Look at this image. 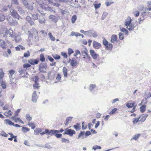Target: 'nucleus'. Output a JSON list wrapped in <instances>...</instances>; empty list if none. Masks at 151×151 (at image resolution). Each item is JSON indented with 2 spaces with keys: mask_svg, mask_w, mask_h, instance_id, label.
I'll use <instances>...</instances> for the list:
<instances>
[{
  "mask_svg": "<svg viewBox=\"0 0 151 151\" xmlns=\"http://www.w3.org/2000/svg\"><path fill=\"white\" fill-rule=\"evenodd\" d=\"M58 1H59L58 0H45L43 2L42 4H40L41 7L43 9H46L47 6V7H44V5L47 6L49 4H51L53 6L58 7L60 5V4L58 3Z\"/></svg>",
  "mask_w": 151,
  "mask_h": 151,
  "instance_id": "obj_1",
  "label": "nucleus"
},
{
  "mask_svg": "<svg viewBox=\"0 0 151 151\" xmlns=\"http://www.w3.org/2000/svg\"><path fill=\"white\" fill-rule=\"evenodd\" d=\"M147 116V114H142L140 115L138 118L134 119L133 123L134 124H136L139 122H143L145 121Z\"/></svg>",
  "mask_w": 151,
  "mask_h": 151,
  "instance_id": "obj_2",
  "label": "nucleus"
},
{
  "mask_svg": "<svg viewBox=\"0 0 151 151\" xmlns=\"http://www.w3.org/2000/svg\"><path fill=\"white\" fill-rule=\"evenodd\" d=\"M81 56L83 61L86 63H88L91 60V58L86 51H82L81 52Z\"/></svg>",
  "mask_w": 151,
  "mask_h": 151,
  "instance_id": "obj_3",
  "label": "nucleus"
},
{
  "mask_svg": "<svg viewBox=\"0 0 151 151\" xmlns=\"http://www.w3.org/2000/svg\"><path fill=\"white\" fill-rule=\"evenodd\" d=\"M126 105L128 108L133 107L132 110L130 111L131 113H133L135 111L136 107L137 105L134 101H130L126 104Z\"/></svg>",
  "mask_w": 151,
  "mask_h": 151,
  "instance_id": "obj_4",
  "label": "nucleus"
},
{
  "mask_svg": "<svg viewBox=\"0 0 151 151\" xmlns=\"http://www.w3.org/2000/svg\"><path fill=\"white\" fill-rule=\"evenodd\" d=\"M132 19L130 18H128L126 20L125 22V25L127 26V28L129 30H131L134 29L135 27L134 24L131 23Z\"/></svg>",
  "mask_w": 151,
  "mask_h": 151,
  "instance_id": "obj_5",
  "label": "nucleus"
},
{
  "mask_svg": "<svg viewBox=\"0 0 151 151\" xmlns=\"http://www.w3.org/2000/svg\"><path fill=\"white\" fill-rule=\"evenodd\" d=\"M103 44L105 46L106 50H111L113 48L112 44L111 43H109L108 41L105 39L103 40Z\"/></svg>",
  "mask_w": 151,
  "mask_h": 151,
  "instance_id": "obj_6",
  "label": "nucleus"
},
{
  "mask_svg": "<svg viewBox=\"0 0 151 151\" xmlns=\"http://www.w3.org/2000/svg\"><path fill=\"white\" fill-rule=\"evenodd\" d=\"M76 134L75 131L71 129H69L68 128H67L65 130L64 132L63 133L64 134H67L70 136H72L73 134Z\"/></svg>",
  "mask_w": 151,
  "mask_h": 151,
  "instance_id": "obj_7",
  "label": "nucleus"
},
{
  "mask_svg": "<svg viewBox=\"0 0 151 151\" xmlns=\"http://www.w3.org/2000/svg\"><path fill=\"white\" fill-rule=\"evenodd\" d=\"M47 66L46 63H41L39 67V70L41 72L44 73L45 72V70L47 68Z\"/></svg>",
  "mask_w": 151,
  "mask_h": 151,
  "instance_id": "obj_8",
  "label": "nucleus"
},
{
  "mask_svg": "<svg viewBox=\"0 0 151 151\" xmlns=\"http://www.w3.org/2000/svg\"><path fill=\"white\" fill-rule=\"evenodd\" d=\"M10 12L11 15L14 18L17 19L18 20L19 19L20 16L18 14L17 12L14 9L11 10Z\"/></svg>",
  "mask_w": 151,
  "mask_h": 151,
  "instance_id": "obj_9",
  "label": "nucleus"
},
{
  "mask_svg": "<svg viewBox=\"0 0 151 151\" xmlns=\"http://www.w3.org/2000/svg\"><path fill=\"white\" fill-rule=\"evenodd\" d=\"M8 23L12 25H15L18 24L17 21L14 20L11 17H9L7 18Z\"/></svg>",
  "mask_w": 151,
  "mask_h": 151,
  "instance_id": "obj_10",
  "label": "nucleus"
},
{
  "mask_svg": "<svg viewBox=\"0 0 151 151\" xmlns=\"http://www.w3.org/2000/svg\"><path fill=\"white\" fill-rule=\"evenodd\" d=\"M40 13L41 15L39 16L38 19L40 23L41 24L45 23L46 21L44 17L45 14H42L41 13Z\"/></svg>",
  "mask_w": 151,
  "mask_h": 151,
  "instance_id": "obj_11",
  "label": "nucleus"
},
{
  "mask_svg": "<svg viewBox=\"0 0 151 151\" xmlns=\"http://www.w3.org/2000/svg\"><path fill=\"white\" fill-rule=\"evenodd\" d=\"M90 54L94 59H96L99 56V55L96 53L94 50H90L89 51Z\"/></svg>",
  "mask_w": 151,
  "mask_h": 151,
  "instance_id": "obj_12",
  "label": "nucleus"
},
{
  "mask_svg": "<svg viewBox=\"0 0 151 151\" xmlns=\"http://www.w3.org/2000/svg\"><path fill=\"white\" fill-rule=\"evenodd\" d=\"M39 60L34 59H31L28 60V63L32 65L37 64L39 63Z\"/></svg>",
  "mask_w": 151,
  "mask_h": 151,
  "instance_id": "obj_13",
  "label": "nucleus"
},
{
  "mask_svg": "<svg viewBox=\"0 0 151 151\" xmlns=\"http://www.w3.org/2000/svg\"><path fill=\"white\" fill-rule=\"evenodd\" d=\"M69 60L70 61V64L72 66H75L77 64V60L74 58H73L71 60L70 59Z\"/></svg>",
  "mask_w": 151,
  "mask_h": 151,
  "instance_id": "obj_14",
  "label": "nucleus"
},
{
  "mask_svg": "<svg viewBox=\"0 0 151 151\" xmlns=\"http://www.w3.org/2000/svg\"><path fill=\"white\" fill-rule=\"evenodd\" d=\"M37 96L36 94V92L35 91H34L32 96V101L35 102H36L37 99Z\"/></svg>",
  "mask_w": 151,
  "mask_h": 151,
  "instance_id": "obj_15",
  "label": "nucleus"
},
{
  "mask_svg": "<svg viewBox=\"0 0 151 151\" xmlns=\"http://www.w3.org/2000/svg\"><path fill=\"white\" fill-rule=\"evenodd\" d=\"M93 46L96 49H99L101 47V44L99 43L94 41L93 42Z\"/></svg>",
  "mask_w": 151,
  "mask_h": 151,
  "instance_id": "obj_16",
  "label": "nucleus"
},
{
  "mask_svg": "<svg viewBox=\"0 0 151 151\" xmlns=\"http://www.w3.org/2000/svg\"><path fill=\"white\" fill-rule=\"evenodd\" d=\"M7 30H8L4 28L1 29H0V33L1 34H2L4 36H6L7 35Z\"/></svg>",
  "mask_w": 151,
  "mask_h": 151,
  "instance_id": "obj_17",
  "label": "nucleus"
},
{
  "mask_svg": "<svg viewBox=\"0 0 151 151\" xmlns=\"http://www.w3.org/2000/svg\"><path fill=\"white\" fill-rule=\"evenodd\" d=\"M117 41V36L116 35H114L111 37V41L112 43H114L115 42Z\"/></svg>",
  "mask_w": 151,
  "mask_h": 151,
  "instance_id": "obj_18",
  "label": "nucleus"
},
{
  "mask_svg": "<svg viewBox=\"0 0 151 151\" xmlns=\"http://www.w3.org/2000/svg\"><path fill=\"white\" fill-rule=\"evenodd\" d=\"M4 121L5 124L7 125H14V123L9 119H6L4 120Z\"/></svg>",
  "mask_w": 151,
  "mask_h": 151,
  "instance_id": "obj_19",
  "label": "nucleus"
},
{
  "mask_svg": "<svg viewBox=\"0 0 151 151\" xmlns=\"http://www.w3.org/2000/svg\"><path fill=\"white\" fill-rule=\"evenodd\" d=\"M12 119L14 120L16 122H21V123L23 124L24 122L19 118H16L15 116H12Z\"/></svg>",
  "mask_w": 151,
  "mask_h": 151,
  "instance_id": "obj_20",
  "label": "nucleus"
},
{
  "mask_svg": "<svg viewBox=\"0 0 151 151\" xmlns=\"http://www.w3.org/2000/svg\"><path fill=\"white\" fill-rule=\"evenodd\" d=\"M0 46L1 47L4 49H5L6 48V45L4 41L2 40H0Z\"/></svg>",
  "mask_w": 151,
  "mask_h": 151,
  "instance_id": "obj_21",
  "label": "nucleus"
},
{
  "mask_svg": "<svg viewBox=\"0 0 151 151\" xmlns=\"http://www.w3.org/2000/svg\"><path fill=\"white\" fill-rule=\"evenodd\" d=\"M47 134L48 135H52V130L49 131L48 129H46L45 132H43L40 133V134L42 135L44 134Z\"/></svg>",
  "mask_w": 151,
  "mask_h": 151,
  "instance_id": "obj_22",
  "label": "nucleus"
},
{
  "mask_svg": "<svg viewBox=\"0 0 151 151\" xmlns=\"http://www.w3.org/2000/svg\"><path fill=\"white\" fill-rule=\"evenodd\" d=\"M4 115L7 117H9L12 115V112L10 110L6 111L4 114Z\"/></svg>",
  "mask_w": 151,
  "mask_h": 151,
  "instance_id": "obj_23",
  "label": "nucleus"
},
{
  "mask_svg": "<svg viewBox=\"0 0 151 151\" xmlns=\"http://www.w3.org/2000/svg\"><path fill=\"white\" fill-rule=\"evenodd\" d=\"M1 86L2 87V88L5 89L6 87V83L3 80H2L0 81Z\"/></svg>",
  "mask_w": 151,
  "mask_h": 151,
  "instance_id": "obj_24",
  "label": "nucleus"
},
{
  "mask_svg": "<svg viewBox=\"0 0 151 151\" xmlns=\"http://www.w3.org/2000/svg\"><path fill=\"white\" fill-rule=\"evenodd\" d=\"M63 72L65 77H67L68 76V69L65 67H64L63 69Z\"/></svg>",
  "mask_w": 151,
  "mask_h": 151,
  "instance_id": "obj_25",
  "label": "nucleus"
},
{
  "mask_svg": "<svg viewBox=\"0 0 151 151\" xmlns=\"http://www.w3.org/2000/svg\"><path fill=\"white\" fill-rule=\"evenodd\" d=\"M146 106L145 105H143L140 108V111L143 113L144 112L146 109Z\"/></svg>",
  "mask_w": 151,
  "mask_h": 151,
  "instance_id": "obj_26",
  "label": "nucleus"
},
{
  "mask_svg": "<svg viewBox=\"0 0 151 151\" xmlns=\"http://www.w3.org/2000/svg\"><path fill=\"white\" fill-rule=\"evenodd\" d=\"M73 127L77 131L80 129L81 126L79 124L77 123L76 124L73 126Z\"/></svg>",
  "mask_w": 151,
  "mask_h": 151,
  "instance_id": "obj_27",
  "label": "nucleus"
},
{
  "mask_svg": "<svg viewBox=\"0 0 151 151\" xmlns=\"http://www.w3.org/2000/svg\"><path fill=\"white\" fill-rule=\"evenodd\" d=\"M9 35V37H14V35L13 34V31L12 30H11L9 29V30H7V35Z\"/></svg>",
  "mask_w": 151,
  "mask_h": 151,
  "instance_id": "obj_28",
  "label": "nucleus"
},
{
  "mask_svg": "<svg viewBox=\"0 0 151 151\" xmlns=\"http://www.w3.org/2000/svg\"><path fill=\"white\" fill-rule=\"evenodd\" d=\"M64 130L62 128H61L59 131L57 130H52V134H55L56 133H58L59 132H62L63 131H64Z\"/></svg>",
  "mask_w": 151,
  "mask_h": 151,
  "instance_id": "obj_29",
  "label": "nucleus"
},
{
  "mask_svg": "<svg viewBox=\"0 0 151 151\" xmlns=\"http://www.w3.org/2000/svg\"><path fill=\"white\" fill-rule=\"evenodd\" d=\"M4 73L3 71L2 70L0 71V81L1 80H3V78L4 77Z\"/></svg>",
  "mask_w": 151,
  "mask_h": 151,
  "instance_id": "obj_30",
  "label": "nucleus"
},
{
  "mask_svg": "<svg viewBox=\"0 0 151 151\" xmlns=\"http://www.w3.org/2000/svg\"><path fill=\"white\" fill-rule=\"evenodd\" d=\"M33 88L34 89H39L40 87V86H39V84L37 83H35L33 85Z\"/></svg>",
  "mask_w": 151,
  "mask_h": 151,
  "instance_id": "obj_31",
  "label": "nucleus"
},
{
  "mask_svg": "<svg viewBox=\"0 0 151 151\" xmlns=\"http://www.w3.org/2000/svg\"><path fill=\"white\" fill-rule=\"evenodd\" d=\"M72 118L70 117H67L66 120V123H65V125L67 126L71 122Z\"/></svg>",
  "mask_w": 151,
  "mask_h": 151,
  "instance_id": "obj_32",
  "label": "nucleus"
},
{
  "mask_svg": "<svg viewBox=\"0 0 151 151\" xmlns=\"http://www.w3.org/2000/svg\"><path fill=\"white\" fill-rule=\"evenodd\" d=\"M40 60L42 62H44L45 61V58L43 54H41L40 55Z\"/></svg>",
  "mask_w": 151,
  "mask_h": 151,
  "instance_id": "obj_33",
  "label": "nucleus"
},
{
  "mask_svg": "<svg viewBox=\"0 0 151 151\" xmlns=\"http://www.w3.org/2000/svg\"><path fill=\"white\" fill-rule=\"evenodd\" d=\"M15 73V71L14 70H11L9 71V76L10 78H12V77L13 75Z\"/></svg>",
  "mask_w": 151,
  "mask_h": 151,
  "instance_id": "obj_34",
  "label": "nucleus"
},
{
  "mask_svg": "<svg viewBox=\"0 0 151 151\" xmlns=\"http://www.w3.org/2000/svg\"><path fill=\"white\" fill-rule=\"evenodd\" d=\"M61 79V75L60 74H58L56 77V80L57 81H55V83H57L59 82L60 80Z\"/></svg>",
  "mask_w": 151,
  "mask_h": 151,
  "instance_id": "obj_35",
  "label": "nucleus"
},
{
  "mask_svg": "<svg viewBox=\"0 0 151 151\" xmlns=\"http://www.w3.org/2000/svg\"><path fill=\"white\" fill-rule=\"evenodd\" d=\"M140 135V134H136L134 135V137L131 139V140L133 139L135 140H137L139 137Z\"/></svg>",
  "mask_w": 151,
  "mask_h": 151,
  "instance_id": "obj_36",
  "label": "nucleus"
},
{
  "mask_svg": "<svg viewBox=\"0 0 151 151\" xmlns=\"http://www.w3.org/2000/svg\"><path fill=\"white\" fill-rule=\"evenodd\" d=\"M22 130L24 133H26L29 131V129L26 127H23L22 128Z\"/></svg>",
  "mask_w": 151,
  "mask_h": 151,
  "instance_id": "obj_37",
  "label": "nucleus"
},
{
  "mask_svg": "<svg viewBox=\"0 0 151 151\" xmlns=\"http://www.w3.org/2000/svg\"><path fill=\"white\" fill-rule=\"evenodd\" d=\"M117 110V109L116 108H114L112 109L111 111L109 112V114L111 115L115 113L116 111Z\"/></svg>",
  "mask_w": 151,
  "mask_h": 151,
  "instance_id": "obj_38",
  "label": "nucleus"
},
{
  "mask_svg": "<svg viewBox=\"0 0 151 151\" xmlns=\"http://www.w3.org/2000/svg\"><path fill=\"white\" fill-rule=\"evenodd\" d=\"M48 35L49 36L50 39L52 41H55V39L54 37L52 35V33L51 32H49L48 33Z\"/></svg>",
  "mask_w": 151,
  "mask_h": 151,
  "instance_id": "obj_39",
  "label": "nucleus"
},
{
  "mask_svg": "<svg viewBox=\"0 0 151 151\" xmlns=\"http://www.w3.org/2000/svg\"><path fill=\"white\" fill-rule=\"evenodd\" d=\"M30 56V52L29 51H27V52H25L24 54L23 57H22L23 58V57L27 58L29 57Z\"/></svg>",
  "mask_w": 151,
  "mask_h": 151,
  "instance_id": "obj_40",
  "label": "nucleus"
},
{
  "mask_svg": "<svg viewBox=\"0 0 151 151\" xmlns=\"http://www.w3.org/2000/svg\"><path fill=\"white\" fill-rule=\"evenodd\" d=\"M77 19V17L76 15H74L71 18L72 23H74L76 21Z\"/></svg>",
  "mask_w": 151,
  "mask_h": 151,
  "instance_id": "obj_41",
  "label": "nucleus"
},
{
  "mask_svg": "<svg viewBox=\"0 0 151 151\" xmlns=\"http://www.w3.org/2000/svg\"><path fill=\"white\" fill-rule=\"evenodd\" d=\"M9 134L11 135V137L9 138H8V140H10V141H12L13 140V138H16V137H17V136H16L13 135V134L12 133H9Z\"/></svg>",
  "mask_w": 151,
  "mask_h": 151,
  "instance_id": "obj_42",
  "label": "nucleus"
},
{
  "mask_svg": "<svg viewBox=\"0 0 151 151\" xmlns=\"http://www.w3.org/2000/svg\"><path fill=\"white\" fill-rule=\"evenodd\" d=\"M42 131V130L39 128L36 129L35 131L34 132L36 134H38L39 133H40Z\"/></svg>",
  "mask_w": 151,
  "mask_h": 151,
  "instance_id": "obj_43",
  "label": "nucleus"
},
{
  "mask_svg": "<svg viewBox=\"0 0 151 151\" xmlns=\"http://www.w3.org/2000/svg\"><path fill=\"white\" fill-rule=\"evenodd\" d=\"M28 124L30 127H31V128L32 129H34L35 127V125L33 123L31 122L29 123Z\"/></svg>",
  "mask_w": 151,
  "mask_h": 151,
  "instance_id": "obj_44",
  "label": "nucleus"
},
{
  "mask_svg": "<svg viewBox=\"0 0 151 151\" xmlns=\"http://www.w3.org/2000/svg\"><path fill=\"white\" fill-rule=\"evenodd\" d=\"M68 54L69 56H70L71 54L73 53L74 52V51L73 49L71 48H69L68 49Z\"/></svg>",
  "mask_w": 151,
  "mask_h": 151,
  "instance_id": "obj_45",
  "label": "nucleus"
},
{
  "mask_svg": "<svg viewBox=\"0 0 151 151\" xmlns=\"http://www.w3.org/2000/svg\"><path fill=\"white\" fill-rule=\"evenodd\" d=\"M133 14L135 17H137L139 16V12L138 11H135L133 12Z\"/></svg>",
  "mask_w": 151,
  "mask_h": 151,
  "instance_id": "obj_46",
  "label": "nucleus"
},
{
  "mask_svg": "<svg viewBox=\"0 0 151 151\" xmlns=\"http://www.w3.org/2000/svg\"><path fill=\"white\" fill-rule=\"evenodd\" d=\"M108 13L106 12H104L102 16L101 17V19H104L108 15Z\"/></svg>",
  "mask_w": 151,
  "mask_h": 151,
  "instance_id": "obj_47",
  "label": "nucleus"
},
{
  "mask_svg": "<svg viewBox=\"0 0 151 151\" xmlns=\"http://www.w3.org/2000/svg\"><path fill=\"white\" fill-rule=\"evenodd\" d=\"M31 66V65L29 63H25L23 65V67L24 68H29Z\"/></svg>",
  "mask_w": 151,
  "mask_h": 151,
  "instance_id": "obj_48",
  "label": "nucleus"
},
{
  "mask_svg": "<svg viewBox=\"0 0 151 151\" xmlns=\"http://www.w3.org/2000/svg\"><path fill=\"white\" fill-rule=\"evenodd\" d=\"M61 55L63 56L65 58H68V55L67 54L64 52H61Z\"/></svg>",
  "mask_w": 151,
  "mask_h": 151,
  "instance_id": "obj_49",
  "label": "nucleus"
},
{
  "mask_svg": "<svg viewBox=\"0 0 151 151\" xmlns=\"http://www.w3.org/2000/svg\"><path fill=\"white\" fill-rule=\"evenodd\" d=\"M119 39L122 40L124 39V35H123V34L122 33H120L119 34Z\"/></svg>",
  "mask_w": 151,
  "mask_h": 151,
  "instance_id": "obj_50",
  "label": "nucleus"
},
{
  "mask_svg": "<svg viewBox=\"0 0 151 151\" xmlns=\"http://www.w3.org/2000/svg\"><path fill=\"white\" fill-rule=\"evenodd\" d=\"M96 87V85L95 84H91L90 86V90L91 91H92Z\"/></svg>",
  "mask_w": 151,
  "mask_h": 151,
  "instance_id": "obj_51",
  "label": "nucleus"
},
{
  "mask_svg": "<svg viewBox=\"0 0 151 151\" xmlns=\"http://www.w3.org/2000/svg\"><path fill=\"white\" fill-rule=\"evenodd\" d=\"M26 8H27L28 9H29L31 10H32L33 9V6L32 5H31V4H29L28 5H27Z\"/></svg>",
  "mask_w": 151,
  "mask_h": 151,
  "instance_id": "obj_52",
  "label": "nucleus"
},
{
  "mask_svg": "<svg viewBox=\"0 0 151 151\" xmlns=\"http://www.w3.org/2000/svg\"><path fill=\"white\" fill-rule=\"evenodd\" d=\"M5 19V17L3 14H0V21H3Z\"/></svg>",
  "mask_w": 151,
  "mask_h": 151,
  "instance_id": "obj_53",
  "label": "nucleus"
},
{
  "mask_svg": "<svg viewBox=\"0 0 151 151\" xmlns=\"http://www.w3.org/2000/svg\"><path fill=\"white\" fill-rule=\"evenodd\" d=\"M52 135H55V136L57 138H61L62 136V134H58V133L52 134Z\"/></svg>",
  "mask_w": 151,
  "mask_h": 151,
  "instance_id": "obj_54",
  "label": "nucleus"
},
{
  "mask_svg": "<svg viewBox=\"0 0 151 151\" xmlns=\"http://www.w3.org/2000/svg\"><path fill=\"white\" fill-rule=\"evenodd\" d=\"M93 149L95 150L96 149H101V147L99 146L95 145L93 147Z\"/></svg>",
  "mask_w": 151,
  "mask_h": 151,
  "instance_id": "obj_55",
  "label": "nucleus"
},
{
  "mask_svg": "<svg viewBox=\"0 0 151 151\" xmlns=\"http://www.w3.org/2000/svg\"><path fill=\"white\" fill-rule=\"evenodd\" d=\"M94 5L95 9H97L99 8L100 7L101 5V4L100 3H99L98 4H94Z\"/></svg>",
  "mask_w": 151,
  "mask_h": 151,
  "instance_id": "obj_56",
  "label": "nucleus"
},
{
  "mask_svg": "<svg viewBox=\"0 0 151 151\" xmlns=\"http://www.w3.org/2000/svg\"><path fill=\"white\" fill-rule=\"evenodd\" d=\"M38 15L37 14H34L32 15L33 18L35 20L38 19Z\"/></svg>",
  "mask_w": 151,
  "mask_h": 151,
  "instance_id": "obj_57",
  "label": "nucleus"
},
{
  "mask_svg": "<svg viewBox=\"0 0 151 151\" xmlns=\"http://www.w3.org/2000/svg\"><path fill=\"white\" fill-rule=\"evenodd\" d=\"M53 58L56 60H58L60 58V56L58 55H56L55 56H53Z\"/></svg>",
  "mask_w": 151,
  "mask_h": 151,
  "instance_id": "obj_58",
  "label": "nucleus"
},
{
  "mask_svg": "<svg viewBox=\"0 0 151 151\" xmlns=\"http://www.w3.org/2000/svg\"><path fill=\"white\" fill-rule=\"evenodd\" d=\"M26 118L27 120L29 121H30L32 119V118L29 114L26 115Z\"/></svg>",
  "mask_w": 151,
  "mask_h": 151,
  "instance_id": "obj_59",
  "label": "nucleus"
},
{
  "mask_svg": "<svg viewBox=\"0 0 151 151\" xmlns=\"http://www.w3.org/2000/svg\"><path fill=\"white\" fill-rule=\"evenodd\" d=\"M61 141L62 142H69V140L68 139H65L64 138H62L61 139Z\"/></svg>",
  "mask_w": 151,
  "mask_h": 151,
  "instance_id": "obj_60",
  "label": "nucleus"
},
{
  "mask_svg": "<svg viewBox=\"0 0 151 151\" xmlns=\"http://www.w3.org/2000/svg\"><path fill=\"white\" fill-rule=\"evenodd\" d=\"M2 108L4 110L8 109L9 108V106L8 104H6Z\"/></svg>",
  "mask_w": 151,
  "mask_h": 151,
  "instance_id": "obj_61",
  "label": "nucleus"
},
{
  "mask_svg": "<svg viewBox=\"0 0 151 151\" xmlns=\"http://www.w3.org/2000/svg\"><path fill=\"white\" fill-rule=\"evenodd\" d=\"M120 30L122 32H126V34H128V31L125 28H122Z\"/></svg>",
  "mask_w": 151,
  "mask_h": 151,
  "instance_id": "obj_62",
  "label": "nucleus"
},
{
  "mask_svg": "<svg viewBox=\"0 0 151 151\" xmlns=\"http://www.w3.org/2000/svg\"><path fill=\"white\" fill-rule=\"evenodd\" d=\"M1 135L2 136H4V137H7L8 136V135L6 134L4 131L2 132Z\"/></svg>",
  "mask_w": 151,
  "mask_h": 151,
  "instance_id": "obj_63",
  "label": "nucleus"
},
{
  "mask_svg": "<svg viewBox=\"0 0 151 151\" xmlns=\"http://www.w3.org/2000/svg\"><path fill=\"white\" fill-rule=\"evenodd\" d=\"M145 19V18L144 17H142V16L141 17H140L138 19V21L139 23L140 24L141 23V22L143 21Z\"/></svg>",
  "mask_w": 151,
  "mask_h": 151,
  "instance_id": "obj_64",
  "label": "nucleus"
}]
</instances>
